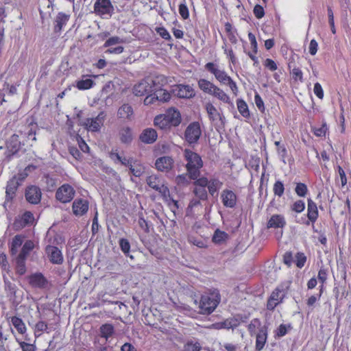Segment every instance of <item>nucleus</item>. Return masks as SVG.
<instances>
[{"mask_svg":"<svg viewBox=\"0 0 351 351\" xmlns=\"http://www.w3.org/2000/svg\"><path fill=\"white\" fill-rule=\"evenodd\" d=\"M158 101L166 102L171 99V94L166 90L162 89V87L154 89V92Z\"/></svg>","mask_w":351,"mask_h":351,"instance_id":"obj_35","label":"nucleus"},{"mask_svg":"<svg viewBox=\"0 0 351 351\" xmlns=\"http://www.w3.org/2000/svg\"><path fill=\"white\" fill-rule=\"evenodd\" d=\"M267 338V328L266 326L262 327L258 334L256 339V350L261 351L265 346Z\"/></svg>","mask_w":351,"mask_h":351,"instance_id":"obj_24","label":"nucleus"},{"mask_svg":"<svg viewBox=\"0 0 351 351\" xmlns=\"http://www.w3.org/2000/svg\"><path fill=\"white\" fill-rule=\"evenodd\" d=\"M295 193L300 197H304L308 191L307 186L304 183H298L295 187Z\"/></svg>","mask_w":351,"mask_h":351,"instance_id":"obj_53","label":"nucleus"},{"mask_svg":"<svg viewBox=\"0 0 351 351\" xmlns=\"http://www.w3.org/2000/svg\"><path fill=\"white\" fill-rule=\"evenodd\" d=\"M296 258V265L299 268H302L306 261V258L303 253H298L295 256Z\"/></svg>","mask_w":351,"mask_h":351,"instance_id":"obj_59","label":"nucleus"},{"mask_svg":"<svg viewBox=\"0 0 351 351\" xmlns=\"http://www.w3.org/2000/svg\"><path fill=\"white\" fill-rule=\"evenodd\" d=\"M94 12L103 19H109L114 12V6L110 0H96Z\"/></svg>","mask_w":351,"mask_h":351,"instance_id":"obj_6","label":"nucleus"},{"mask_svg":"<svg viewBox=\"0 0 351 351\" xmlns=\"http://www.w3.org/2000/svg\"><path fill=\"white\" fill-rule=\"evenodd\" d=\"M29 284L36 288H45L47 284V280L41 273H36L29 277Z\"/></svg>","mask_w":351,"mask_h":351,"instance_id":"obj_21","label":"nucleus"},{"mask_svg":"<svg viewBox=\"0 0 351 351\" xmlns=\"http://www.w3.org/2000/svg\"><path fill=\"white\" fill-rule=\"evenodd\" d=\"M72 209L75 216H82L88 210V202L84 199H76L73 202Z\"/></svg>","mask_w":351,"mask_h":351,"instance_id":"obj_18","label":"nucleus"},{"mask_svg":"<svg viewBox=\"0 0 351 351\" xmlns=\"http://www.w3.org/2000/svg\"><path fill=\"white\" fill-rule=\"evenodd\" d=\"M133 113V109L131 106L123 104L119 108L117 115L120 119L131 120Z\"/></svg>","mask_w":351,"mask_h":351,"instance_id":"obj_31","label":"nucleus"},{"mask_svg":"<svg viewBox=\"0 0 351 351\" xmlns=\"http://www.w3.org/2000/svg\"><path fill=\"white\" fill-rule=\"evenodd\" d=\"M157 138V133L154 129L147 128L143 131L140 136L142 142L147 144L153 143Z\"/></svg>","mask_w":351,"mask_h":351,"instance_id":"obj_26","label":"nucleus"},{"mask_svg":"<svg viewBox=\"0 0 351 351\" xmlns=\"http://www.w3.org/2000/svg\"><path fill=\"white\" fill-rule=\"evenodd\" d=\"M313 92L315 95L319 98V99H323L324 97V90L321 86V84L319 82H316L314 85L313 88Z\"/></svg>","mask_w":351,"mask_h":351,"instance_id":"obj_60","label":"nucleus"},{"mask_svg":"<svg viewBox=\"0 0 351 351\" xmlns=\"http://www.w3.org/2000/svg\"><path fill=\"white\" fill-rule=\"evenodd\" d=\"M146 182L149 187L158 191L162 197H168L169 188L163 179L156 175H151L147 178Z\"/></svg>","mask_w":351,"mask_h":351,"instance_id":"obj_7","label":"nucleus"},{"mask_svg":"<svg viewBox=\"0 0 351 351\" xmlns=\"http://www.w3.org/2000/svg\"><path fill=\"white\" fill-rule=\"evenodd\" d=\"M228 239V234L226 232L217 229L213 235L212 241L215 244L220 245L225 243Z\"/></svg>","mask_w":351,"mask_h":351,"instance_id":"obj_34","label":"nucleus"},{"mask_svg":"<svg viewBox=\"0 0 351 351\" xmlns=\"http://www.w3.org/2000/svg\"><path fill=\"white\" fill-rule=\"evenodd\" d=\"M21 221L23 226L32 224L34 221V215L30 211H26L22 215Z\"/></svg>","mask_w":351,"mask_h":351,"instance_id":"obj_44","label":"nucleus"},{"mask_svg":"<svg viewBox=\"0 0 351 351\" xmlns=\"http://www.w3.org/2000/svg\"><path fill=\"white\" fill-rule=\"evenodd\" d=\"M155 165L158 171H168L173 167V160L170 156H162L156 160Z\"/></svg>","mask_w":351,"mask_h":351,"instance_id":"obj_20","label":"nucleus"},{"mask_svg":"<svg viewBox=\"0 0 351 351\" xmlns=\"http://www.w3.org/2000/svg\"><path fill=\"white\" fill-rule=\"evenodd\" d=\"M47 324L45 322H38L35 326L36 337H38L42 334L43 332L47 331Z\"/></svg>","mask_w":351,"mask_h":351,"instance_id":"obj_50","label":"nucleus"},{"mask_svg":"<svg viewBox=\"0 0 351 351\" xmlns=\"http://www.w3.org/2000/svg\"><path fill=\"white\" fill-rule=\"evenodd\" d=\"M123 43V39L119 36H114L110 37L104 44V47L108 48L105 53L114 54L121 53L123 51L124 48L120 45Z\"/></svg>","mask_w":351,"mask_h":351,"instance_id":"obj_13","label":"nucleus"},{"mask_svg":"<svg viewBox=\"0 0 351 351\" xmlns=\"http://www.w3.org/2000/svg\"><path fill=\"white\" fill-rule=\"evenodd\" d=\"M283 294L279 289H276L272 292L268 300L267 307L269 310H273L281 302Z\"/></svg>","mask_w":351,"mask_h":351,"instance_id":"obj_27","label":"nucleus"},{"mask_svg":"<svg viewBox=\"0 0 351 351\" xmlns=\"http://www.w3.org/2000/svg\"><path fill=\"white\" fill-rule=\"evenodd\" d=\"M286 225V221L282 215H274L267 222L268 228H282Z\"/></svg>","mask_w":351,"mask_h":351,"instance_id":"obj_23","label":"nucleus"},{"mask_svg":"<svg viewBox=\"0 0 351 351\" xmlns=\"http://www.w3.org/2000/svg\"><path fill=\"white\" fill-rule=\"evenodd\" d=\"M164 200L168 204L169 207L171 210L176 214V211L178 209V204L176 200H174L170 197V193L169 192L168 197H162Z\"/></svg>","mask_w":351,"mask_h":351,"instance_id":"obj_49","label":"nucleus"},{"mask_svg":"<svg viewBox=\"0 0 351 351\" xmlns=\"http://www.w3.org/2000/svg\"><path fill=\"white\" fill-rule=\"evenodd\" d=\"M25 260V258H23L19 256L16 258V271L20 275L24 274L26 271Z\"/></svg>","mask_w":351,"mask_h":351,"instance_id":"obj_48","label":"nucleus"},{"mask_svg":"<svg viewBox=\"0 0 351 351\" xmlns=\"http://www.w3.org/2000/svg\"><path fill=\"white\" fill-rule=\"evenodd\" d=\"M305 208V204L302 200H298L292 206V210L296 213H302Z\"/></svg>","mask_w":351,"mask_h":351,"instance_id":"obj_56","label":"nucleus"},{"mask_svg":"<svg viewBox=\"0 0 351 351\" xmlns=\"http://www.w3.org/2000/svg\"><path fill=\"white\" fill-rule=\"evenodd\" d=\"M75 191L69 184H64L60 186L56 193V198L62 203L70 202L74 197Z\"/></svg>","mask_w":351,"mask_h":351,"instance_id":"obj_10","label":"nucleus"},{"mask_svg":"<svg viewBox=\"0 0 351 351\" xmlns=\"http://www.w3.org/2000/svg\"><path fill=\"white\" fill-rule=\"evenodd\" d=\"M25 197L27 202L31 204H39L42 197L40 189L34 185L27 186L25 191Z\"/></svg>","mask_w":351,"mask_h":351,"instance_id":"obj_15","label":"nucleus"},{"mask_svg":"<svg viewBox=\"0 0 351 351\" xmlns=\"http://www.w3.org/2000/svg\"><path fill=\"white\" fill-rule=\"evenodd\" d=\"M34 244L32 241H27L23 245L21 252L18 255L21 257L25 258L29 253L33 250Z\"/></svg>","mask_w":351,"mask_h":351,"instance_id":"obj_43","label":"nucleus"},{"mask_svg":"<svg viewBox=\"0 0 351 351\" xmlns=\"http://www.w3.org/2000/svg\"><path fill=\"white\" fill-rule=\"evenodd\" d=\"M273 191L275 195L282 197L285 191L283 183L280 180L276 181L274 184Z\"/></svg>","mask_w":351,"mask_h":351,"instance_id":"obj_47","label":"nucleus"},{"mask_svg":"<svg viewBox=\"0 0 351 351\" xmlns=\"http://www.w3.org/2000/svg\"><path fill=\"white\" fill-rule=\"evenodd\" d=\"M178 11L183 19H187L189 17V9L185 3L180 4Z\"/></svg>","mask_w":351,"mask_h":351,"instance_id":"obj_55","label":"nucleus"},{"mask_svg":"<svg viewBox=\"0 0 351 351\" xmlns=\"http://www.w3.org/2000/svg\"><path fill=\"white\" fill-rule=\"evenodd\" d=\"M119 245L121 251L124 253L125 255L130 256V258H133L132 255H129L130 244L126 239H121L119 240Z\"/></svg>","mask_w":351,"mask_h":351,"instance_id":"obj_45","label":"nucleus"},{"mask_svg":"<svg viewBox=\"0 0 351 351\" xmlns=\"http://www.w3.org/2000/svg\"><path fill=\"white\" fill-rule=\"evenodd\" d=\"M23 243V237L21 235H16L12 241L10 252L12 255H15L18 252L19 248Z\"/></svg>","mask_w":351,"mask_h":351,"instance_id":"obj_36","label":"nucleus"},{"mask_svg":"<svg viewBox=\"0 0 351 351\" xmlns=\"http://www.w3.org/2000/svg\"><path fill=\"white\" fill-rule=\"evenodd\" d=\"M200 178L199 176L197 178L193 179L194 180V189H193V193L195 195L201 200H206L208 198V192L206 190V186H201L197 184V180H198V178Z\"/></svg>","mask_w":351,"mask_h":351,"instance_id":"obj_29","label":"nucleus"},{"mask_svg":"<svg viewBox=\"0 0 351 351\" xmlns=\"http://www.w3.org/2000/svg\"><path fill=\"white\" fill-rule=\"evenodd\" d=\"M220 199L223 205L226 208H234L237 202V197L234 191L230 189H224L220 194Z\"/></svg>","mask_w":351,"mask_h":351,"instance_id":"obj_16","label":"nucleus"},{"mask_svg":"<svg viewBox=\"0 0 351 351\" xmlns=\"http://www.w3.org/2000/svg\"><path fill=\"white\" fill-rule=\"evenodd\" d=\"M189 175L181 174L176 178V182L180 186H186L189 184Z\"/></svg>","mask_w":351,"mask_h":351,"instance_id":"obj_46","label":"nucleus"},{"mask_svg":"<svg viewBox=\"0 0 351 351\" xmlns=\"http://www.w3.org/2000/svg\"><path fill=\"white\" fill-rule=\"evenodd\" d=\"M184 157L186 161V169L190 178H197L200 175L199 170L203 167V161L201 156L189 149H185Z\"/></svg>","mask_w":351,"mask_h":351,"instance_id":"obj_4","label":"nucleus"},{"mask_svg":"<svg viewBox=\"0 0 351 351\" xmlns=\"http://www.w3.org/2000/svg\"><path fill=\"white\" fill-rule=\"evenodd\" d=\"M241 323V321L239 319L236 317H232L226 319L223 322L221 323H217L213 324V327L216 329H221V328H234L237 327Z\"/></svg>","mask_w":351,"mask_h":351,"instance_id":"obj_25","label":"nucleus"},{"mask_svg":"<svg viewBox=\"0 0 351 351\" xmlns=\"http://www.w3.org/2000/svg\"><path fill=\"white\" fill-rule=\"evenodd\" d=\"M75 86L80 90H88L93 88L95 83L90 78H87V76L83 75L82 79L75 82Z\"/></svg>","mask_w":351,"mask_h":351,"instance_id":"obj_30","label":"nucleus"},{"mask_svg":"<svg viewBox=\"0 0 351 351\" xmlns=\"http://www.w3.org/2000/svg\"><path fill=\"white\" fill-rule=\"evenodd\" d=\"M46 253L49 261L53 264H61L63 262V256L61 251L55 246L49 245L46 247Z\"/></svg>","mask_w":351,"mask_h":351,"instance_id":"obj_19","label":"nucleus"},{"mask_svg":"<svg viewBox=\"0 0 351 351\" xmlns=\"http://www.w3.org/2000/svg\"><path fill=\"white\" fill-rule=\"evenodd\" d=\"M70 15L64 12H59L56 17L54 29L56 32H60L66 25L69 20Z\"/></svg>","mask_w":351,"mask_h":351,"instance_id":"obj_28","label":"nucleus"},{"mask_svg":"<svg viewBox=\"0 0 351 351\" xmlns=\"http://www.w3.org/2000/svg\"><path fill=\"white\" fill-rule=\"evenodd\" d=\"M156 32L165 40H170L171 39L169 32L164 27H156Z\"/></svg>","mask_w":351,"mask_h":351,"instance_id":"obj_54","label":"nucleus"},{"mask_svg":"<svg viewBox=\"0 0 351 351\" xmlns=\"http://www.w3.org/2000/svg\"><path fill=\"white\" fill-rule=\"evenodd\" d=\"M211 95L223 104H228L231 106H234L230 96L223 90L217 86H216L215 88H214Z\"/></svg>","mask_w":351,"mask_h":351,"instance_id":"obj_22","label":"nucleus"},{"mask_svg":"<svg viewBox=\"0 0 351 351\" xmlns=\"http://www.w3.org/2000/svg\"><path fill=\"white\" fill-rule=\"evenodd\" d=\"M318 49V43L315 40L313 39L311 40L309 47H308V51L311 55L314 56L317 53Z\"/></svg>","mask_w":351,"mask_h":351,"instance_id":"obj_62","label":"nucleus"},{"mask_svg":"<svg viewBox=\"0 0 351 351\" xmlns=\"http://www.w3.org/2000/svg\"><path fill=\"white\" fill-rule=\"evenodd\" d=\"M198 87L204 93H207L210 95L213 92L214 88H215L216 85L213 82L206 80V79H200L197 82Z\"/></svg>","mask_w":351,"mask_h":351,"instance_id":"obj_32","label":"nucleus"},{"mask_svg":"<svg viewBox=\"0 0 351 351\" xmlns=\"http://www.w3.org/2000/svg\"><path fill=\"white\" fill-rule=\"evenodd\" d=\"M291 73L292 75L293 78L295 80H300L301 82L302 81L303 73H302V71H301V69H300L299 68H293L292 69Z\"/></svg>","mask_w":351,"mask_h":351,"instance_id":"obj_61","label":"nucleus"},{"mask_svg":"<svg viewBox=\"0 0 351 351\" xmlns=\"http://www.w3.org/2000/svg\"><path fill=\"white\" fill-rule=\"evenodd\" d=\"M105 117L104 112H101L95 117L86 119L82 125L88 131L98 132L104 125Z\"/></svg>","mask_w":351,"mask_h":351,"instance_id":"obj_14","label":"nucleus"},{"mask_svg":"<svg viewBox=\"0 0 351 351\" xmlns=\"http://www.w3.org/2000/svg\"><path fill=\"white\" fill-rule=\"evenodd\" d=\"M20 347L23 351H35L36 348L33 344L25 343L24 341H19Z\"/></svg>","mask_w":351,"mask_h":351,"instance_id":"obj_64","label":"nucleus"},{"mask_svg":"<svg viewBox=\"0 0 351 351\" xmlns=\"http://www.w3.org/2000/svg\"><path fill=\"white\" fill-rule=\"evenodd\" d=\"M197 184L201 186H206L210 195L217 194L219 190L222 187L223 182L218 178H211L208 180L206 177L202 176L197 180Z\"/></svg>","mask_w":351,"mask_h":351,"instance_id":"obj_9","label":"nucleus"},{"mask_svg":"<svg viewBox=\"0 0 351 351\" xmlns=\"http://www.w3.org/2000/svg\"><path fill=\"white\" fill-rule=\"evenodd\" d=\"M129 168L131 173L136 177H140L144 172V167L136 160H133Z\"/></svg>","mask_w":351,"mask_h":351,"instance_id":"obj_40","label":"nucleus"},{"mask_svg":"<svg viewBox=\"0 0 351 351\" xmlns=\"http://www.w3.org/2000/svg\"><path fill=\"white\" fill-rule=\"evenodd\" d=\"M121 141L124 143H128L132 140V132L129 128H124L120 131Z\"/></svg>","mask_w":351,"mask_h":351,"instance_id":"obj_42","label":"nucleus"},{"mask_svg":"<svg viewBox=\"0 0 351 351\" xmlns=\"http://www.w3.org/2000/svg\"><path fill=\"white\" fill-rule=\"evenodd\" d=\"M237 106L238 110L239 113L244 117V118H249L250 116V111L248 109V106L246 104V102L241 99H239L237 100Z\"/></svg>","mask_w":351,"mask_h":351,"instance_id":"obj_38","label":"nucleus"},{"mask_svg":"<svg viewBox=\"0 0 351 351\" xmlns=\"http://www.w3.org/2000/svg\"><path fill=\"white\" fill-rule=\"evenodd\" d=\"M110 158L114 160V161H117L119 162H121L122 165L130 167V164L132 163L133 160L131 158H127L125 156H121L119 154L114 152L110 154Z\"/></svg>","mask_w":351,"mask_h":351,"instance_id":"obj_41","label":"nucleus"},{"mask_svg":"<svg viewBox=\"0 0 351 351\" xmlns=\"http://www.w3.org/2000/svg\"><path fill=\"white\" fill-rule=\"evenodd\" d=\"M201 135L202 130L199 122L190 123L184 132L185 140L190 145L197 143Z\"/></svg>","mask_w":351,"mask_h":351,"instance_id":"obj_8","label":"nucleus"},{"mask_svg":"<svg viewBox=\"0 0 351 351\" xmlns=\"http://www.w3.org/2000/svg\"><path fill=\"white\" fill-rule=\"evenodd\" d=\"M205 69L213 74L215 79L222 84L227 85L234 95L238 93V87L235 82L227 74L226 71L215 62H208L205 64Z\"/></svg>","mask_w":351,"mask_h":351,"instance_id":"obj_3","label":"nucleus"},{"mask_svg":"<svg viewBox=\"0 0 351 351\" xmlns=\"http://www.w3.org/2000/svg\"><path fill=\"white\" fill-rule=\"evenodd\" d=\"M254 14L257 19H261L264 16L265 11L260 5H256L254 8Z\"/></svg>","mask_w":351,"mask_h":351,"instance_id":"obj_63","label":"nucleus"},{"mask_svg":"<svg viewBox=\"0 0 351 351\" xmlns=\"http://www.w3.org/2000/svg\"><path fill=\"white\" fill-rule=\"evenodd\" d=\"M263 65L271 71H274L278 69L276 63L270 58H267L263 63Z\"/></svg>","mask_w":351,"mask_h":351,"instance_id":"obj_58","label":"nucleus"},{"mask_svg":"<svg viewBox=\"0 0 351 351\" xmlns=\"http://www.w3.org/2000/svg\"><path fill=\"white\" fill-rule=\"evenodd\" d=\"M261 326V322L258 319H254L248 326V330L250 333H254L257 328Z\"/></svg>","mask_w":351,"mask_h":351,"instance_id":"obj_57","label":"nucleus"},{"mask_svg":"<svg viewBox=\"0 0 351 351\" xmlns=\"http://www.w3.org/2000/svg\"><path fill=\"white\" fill-rule=\"evenodd\" d=\"M11 322L20 334L23 335L26 332V326L21 318L14 316L11 318Z\"/></svg>","mask_w":351,"mask_h":351,"instance_id":"obj_37","label":"nucleus"},{"mask_svg":"<svg viewBox=\"0 0 351 351\" xmlns=\"http://www.w3.org/2000/svg\"><path fill=\"white\" fill-rule=\"evenodd\" d=\"M201 346L197 341H189L184 346L185 351H200Z\"/></svg>","mask_w":351,"mask_h":351,"instance_id":"obj_52","label":"nucleus"},{"mask_svg":"<svg viewBox=\"0 0 351 351\" xmlns=\"http://www.w3.org/2000/svg\"><path fill=\"white\" fill-rule=\"evenodd\" d=\"M114 327L112 324H105L100 327L101 337L106 340L110 337L114 333Z\"/></svg>","mask_w":351,"mask_h":351,"instance_id":"obj_39","label":"nucleus"},{"mask_svg":"<svg viewBox=\"0 0 351 351\" xmlns=\"http://www.w3.org/2000/svg\"><path fill=\"white\" fill-rule=\"evenodd\" d=\"M220 300V294L217 289L204 293L202 295L199 302L200 313L202 314H210L216 308Z\"/></svg>","mask_w":351,"mask_h":351,"instance_id":"obj_5","label":"nucleus"},{"mask_svg":"<svg viewBox=\"0 0 351 351\" xmlns=\"http://www.w3.org/2000/svg\"><path fill=\"white\" fill-rule=\"evenodd\" d=\"M180 112L175 108H170L165 114L156 116L154 119V125L160 129L165 130L172 126L176 127L181 123Z\"/></svg>","mask_w":351,"mask_h":351,"instance_id":"obj_2","label":"nucleus"},{"mask_svg":"<svg viewBox=\"0 0 351 351\" xmlns=\"http://www.w3.org/2000/svg\"><path fill=\"white\" fill-rule=\"evenodd\" d=\"M172 92L180 98H192L195 95V90L190 85H176L173 88Z\"/></svg>","mask_w":351,"mask_h":351,"instance_id":"obj_17","label":"nucleus"},{"mask_svg":"<svg viewBox=\"0 0 351 351\" xmlns=\"http://www.w3.org/2000/svg\"><path fill=\"white\" fill-rule=\"evenodd\" d=\"M19 186L20 184L18 182L17 179L13 177L8 180L5 189V197L3 203L4 208H6L10 206L16 196V193Z\"/></svg>","mask_w":351,"mask_h":351,"instance_id":"obj_12","label":"nucleus"},{"mask_svg":"<svg viewBox=\"0 0 351 351\" xmlns=\"http://www.w3.org/2000/svg\"><path fill=\"white\" fill-rule=\"evenodd\" d=\"M224 51V53L227 56V58L230 60V62L232 64H235L237 62V59L231 48H228L226 45L222 47Z\"/></svg>","mask_w":351,"mask_h":351,"instance_id":"obj_51","label":"nucleus"},{"mask_svg":"<svg viewBox=\"0 0 351 351\" xmlns=\"http://www.w3.org/2000/svg\"><path fill=\"white\" fill-rule=\"evenodd\" d=\"M167 82V78L162 75L148 76L134 86L133 93L136 96H143L152 93L154 89L162 87Z\"/></svg>","mask_w":351,"mask_h":351,"instance_id":"obj_1","label":"nucleus"},{"mask_svg":"<svg viewBox=\"0 0 351 351\" xmlns=\"http://www.w3.org/2000/svg\"><path fill=\"white\" fill-rule=\"evenodd\" d=\"M307 216L310 221L314 222L318 217V210L316 204L311 199H308Z\"/></svg>","mask_w":351,"mask_h":351,"instance_id":"obj_33","label":"nucleus"},{"mask_svg":"<svg viewBox=\"0 0 351 351\" xmlns=\"http://www.w3.org/2000/svg\"><path fill=\"white\" fill-rule=\"evenodd\" d=\"M204 108L210 121L215 125L224 124L225 117L211 102H206Z\"/></svg>","mask_w":351,"mask_h":351,"instance_id":"obj_11","label":"nucleus"}]
</instances>
